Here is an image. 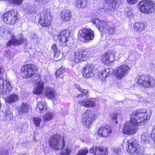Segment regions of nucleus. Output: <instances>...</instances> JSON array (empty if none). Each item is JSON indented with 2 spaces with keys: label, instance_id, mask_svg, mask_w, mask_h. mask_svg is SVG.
Returning a JSON list of instances; mask_svg holds the SVG:
<instances>
[{
  "label": "nucleus",
  "instance_id": "obj_52",
  "mask_svg": "<svg viewBox=\"0 0 155 155\" xmlns=\"http://www.w3.org/2000/svg\"><path fill=\"white\" fill-rule=\"evenodd\" d=\"M7 52V54L6 55V57L7 58H8L10 59V58H13V56H14V55H11V56L10 55V52Z\"/></svg>",
  "mask_w": 155,
  "mask_h": 155
},
{
  "label": "nucleus",
  "instance_id": "obj_57",
  "mask_svg": "<svg viewBox=\"0 0 155 155\" xmlns=\"http://www.w3.org/2000/svg\"><path fill=\"white\" fill-rule=\"evenodd\" d=\"M18 155H27L26 153L20 154Z\"/></svg>",
  "mask_w": 155,
  "mask_h": 155
},
{
  "label": "nucleus",
  "instance_id": "obj_51",
  "mask_svg": "<svg viewBox=\"0 0 155 155\" xmlns=\"http://www.w3.org/2000/svg\"><path fill=\"white\" fill-rule=\"evenodd\" d=\"M75 87L77 88L80 91H81L82 88L78 84H76L75 85Z\"/></svg>",
  "mask_w": 155,
  "mask_h": 155
},
{
  "label": "nucleus",
  "instance_id": "obj_43",
  "mask_svg": "<svg viewBox=\"0 0 155 155\" xmlns=\"http://www.w3.org/2000/svg\"><path fill=\"white\" fill-rule=\"evenodd\" d=\"M120 115V113H114L113 114H112L111 116V117L112 118V119L113 120H115V123H117V121L116 120L117 119V116L118 115Z\"/></svg>",
  "mask_w": 155,
  "mask_h": 155
},
{
  "label": "nucleus",
  "instance_id": "obj_47",
  "mask_svg": "<svg viewBox=\"0 0 155 155\" xmlns=\"http://www.w3.org/2000/svg\"><path fill=\"white\" fill-rule=\"evenodd\" d=\"M138 0H127L128 3L130 4H134L138 2Z\"/></svg>",
  "mask_w": 155,
  "mask_h": 155
},
{
  "label": "nucleus",
  "instance_id": "obj_5",
  "mask_svg": "<svg viewBox=\"0 0 155 155\" xmlns=\"http://www.w3.org/2000/svg\"><path fill=\"white\" fill-rule=\"evenodd\" d=\"M51 9L45 8L40 13L39 23L44 27H48L52 22Z\"/></svg>",
  "mask_w": 155,
  "mask_h": 155
},
{
  "label": "nucleus",
  "instance_id": "obj_28",
  "mask_svg": "<svg viewBox=\"0 0 155 155\" xmlns=\"http://www.w3.org/2000/svg\"><path fill=\"white\" fill-rule=\"evenodd\" d=\"M134 28L135 30L138 32H140L145 29V26L141 22H137L134 24Z\"/></svg>",
  "mask_w": 155,
  "mask_h": 155
},
{
  "label": "nucleus",
  "instance_id": "obj_35",
  "mask_svg": "<svg viewBox=\"0 0 155 155\" xmlns=\"http://www.w3.org/2000/svg\"><path fill=\"white\" fill-rule=\"evenodd\" d=\"M4 1L12 5L17 6L21 5L23 1V0H4Z\"/></svg>",
  "mask_w": 155,
  "mask_h": 155
},
{
  "label": "nucleus",
  "instance_id": "obj_20",
  "mask_svg": "<svg viewBox=\"0 0 155 155\" xmlns=\"http://www.w3.org/2000/svg\"><path fill=\"white\" fill-rule=\"evenodd\" d=\"M101 60L105 64L113 62L114 60V54L111 52L105 53L102 56Z\"/></svg>",
  "mask_w": 155,
  "mask_h": 155
},
{
  "label": "nucleus",
  "instance_id": "obj_7",
  "mask_svg": "<svg viewBox=\"0 0 155 155\" xmlns=\"http://www.w3.org/2000/svg\"><path fill=\"white\" fill-rule=\"evenodd\" d=\"M3 74L0 68V94H7L11 92L12 86L9 81L2 78Z\"/></svg>",
  "mask_w": 155,
  "mask_h": 155
},
{
  "label": "nucleus",
  "instance_id": "obj_19",
  "mask_svg": "<svg viewBox=\"0 0 155 155\" xmlns=\"http://www.w3.org/2000/svg\"><path fill=\"white\" fill-rule=\"evenodd\" d=\"M94 66L92 64L85 66L83 69V74L84 77L89 78L94 74Z\"/></svg>",
  "mask_w": 155,
  "mask_h": 155
},
{
  "label": "nucleus",
  "instance_id": "obj_55",
  "mask_svg": "<svg viewBox=\"0 0 155 155\" xmlns=\"http://www.w3.org/2000/svg\"><path fill=\"white\" fill-rule=\"evenodd\" d=\"M62 111H63V114H64V115H65L67 114V111L65 110H64V112L63 110H61V113H62Z\"/></svg>",
  "mask_w": 155,
  "mask_h": 155
},
{
  "label": "nucleus",
  "instance_id": "obj_29",
  "mask_svg": "<svg viewBox=\"0 0 155 155\" xmlns=\"http://www.w3.org/2000/svg\"><path fill=\"white\" fill-rule=\"evenodd\" d=\"M109 71L110 70L108 69H104L99 73L98 76L101 79L104 80L109 75Z\"/></svg>",
  "mask_w": 155,
  "mask_h": 155
},
{
  "label": "nucleus",
  "instance_id": "obj_54",
  "mask_svg": "<svg viewBox=\"0 0 155 155\" xmlns=\"http://www.w3.org/2000/svg\"><path fill=\"white\" fill-rule=\"evenodd\" d=\"M83 96L82 94H79L77 95V97L78 98H83Z\"/></svg>",
  "mask_w": 155,
  "mask_h": 155
},
{
  "label": "nucleus",
  "instance_id": "obj_17",
  "mask_svg": "<svg viewBox=\"0 0 155 155\" xmlns=\"http://www.w3.org/2000/svg\"><path fill=\"white\" fill-rule=\"evenodd\" d=\"M78 104L86 107H94L96 106L95 100L92 98L80 101Z\"/></svg>",
  "mask_w": 155,
  "mask_h": 155
},
{
  "label": "nucleus",
  "instance_id": "obj_2",
  "mask_svg": "<svg viewBox=\"0 0 155 155\" xmlns=\"http://www.w3.org/2000/svg\"><path fill=\"white\" fill-rule=\"evenodd\" d=\"M91 22L101 32H108L110 34L115 32L114 25L110 22L104 21H100L98 18H93Z\"/></svg>",
  "mask_w": 155,
  "mask_h": 155
},
{
  "label": "nucleus",
  "instance_id": "obj_12",
  "mask_svg": "<svg viewBox=\"0 0 155 155\" xmlns=\"http://www.w3.org/2000/svg\"><path fill=\"white\" fill-rule=\"evenodd\" d=\"M17 20V12L12 11L5 13L3 15L4 21L8 24H13Z\"/></svg>",
  "mask_w": 155,
  "mask_h": 155
},
{
  "label": "nucleus",
  "instance_id": "obj_36",
  "mask_svg": "<svg viewBox=\"0 0 155 155\" xmlns=\"http://www.w3.org/2000/svg\"><path fill=\"white\" fill-rule=\"evenodd\" d=\"M51 48L54 53L55 58H57L60 54V52L59 50L56 45L54 44L52 45Z\"/></svg>",
  "mask_w": 155,
  "mask_h": 155
},
{
  "label": "nucleus",
  "instance_id": "obj_53",
  "mask_svg": "<svg viewBox=\"0 0 155 155\" xmlns=\"http://www.w3.org/2000/svg\"><path fill=\"white\" fill-rule=\"evenodd\" d=\"M152 134L153 135H155V125L153 127V129L152 130Z\"/></svg>",
  "mask_w": 155,
  "mask_h": 155
},
{
  "label": "nucleus",
  "instance_id": "obj_21",
  "mask_svg": "<svg viewBox=\"0 0 155 155\" xmlns=\"http://www.w3.org/2000/svg\"><path fill=\"white\" fill-rule=\"evenodd\" d=\"M27 42V40L22 38L20 40L16 39L15 36H12L11 40H9L7 44L8 46L12 45H16L22 44L23 43Z\"/></svg>",
  "mask_w": 155,
  "mask_h": 155
},
{
  "label": "nucleus",
  "instance_id": "obj_23",
  "mask_svg": "<svg viewBox=\"0 0 155 155\" xmlns=\"http://www.w3.org/2000/svg\"><path fill=\"white\" fill-rule=\"evenodd\" d=\"M46 97L49 99H54L56 96L55 90L50 87H47L45 90Z\"/></svg>",
  "mask_w": 155,
  "mask_h": 155
},
{
  "label": "nucleus",
  "instance_id": "obj_37",
  "mask_svg": "<svg viewBox=\"0 0 155 155\" xmlns=\"http://www.w3.org/2000/svg\"><path fill=\"white\" fill-rule=\"evenodd\" d=\"M94 115L92 113L91 111L89 110H87L82 116V117L92 118V119H94Z\"/></svg>",
  "mask_w": 155,
  "mask_h": 155
},
{
  "label": "nucleus",
  "instance_id": "obj_24",
  "mask_svg": "<svg viewBox=\"0 0 155 155\" xmlns=\"http://www.w3.org/2000/svg\"><path fill=\"white\" fill-rule=\"evenodd\" d=\"M61 17L63 21H67L71 17V13L68 9L63 10L61 12Z\"/></svg>",
  "mask_w": 155,
  "mask_h": 155
},
{
  "label": "nucleus",
  "instance_id": "obj_33",
  "mask_svg": "<svg viewBox=\"0 0 155 155\" xmlns=\"http://www.w3.org/2000/svg\"><path fill=\"white\" fill-rule=\"evenodd\" d=\"M94 119L92 118H87L82 117V121L83 124L87 127H89L92 124V122Z\"/></svg>",
  "mask_w": 155,
  "mask_h": 155
},
{
  "label": "nucleus",
  "instance_id": "obj_50",
  "mask_svg": "<svg viewBox=\"0 0 155 155\" xmlns=\"http://www.w3.org/2000/svg\"><path fill=\"white\" fill-rule=\"evenodd\" d=\"M127 15L129 18H131L133 16V14L131 11H129L127 13Z\"/></svg>",
  "mask_w": 155,
  "mask_h": 155
},
{
  "label": "nucleus",
  "instance_id": "obj_56",
  "mask_svg": "<svg viewBox=\"0 0 155 155\" xmlns=\"http://www.w3.org/2000/svg\"><path fill=\"white\" fill-rule=\"evenodd\" d=\"M33 38L35 39H37L38 38V37L36 35H35Z\"/></svg>",
  "mask_w": 155,
  "mask_h": 155
},
{
  "label": "nucleus",
  "instance_id": "obj_6",
  "mask_svg": "<svg viewBox=\"0 0 155 155\" xmlns=\"http://www.w3.org/2000/svg\"><path fill=\"white\" fill-rule=\"evenodd\" d=\"M138 6L140 11L144 13L150 14L154 11V3L150 0L140 1Z\"/></svg>",
  "mask_w": 155,
  "mask_h": 155
},
{
  "label": "nucleus",
  "instance_id": "obj_11",
  "mask_svg": "<svg viewBox=\"0 0 155 155\" xmlns=\"http://www.w3.org/2000/svg\"><path fill=\"white\" fill-rule=\"evenodd\" d=\"M130 69L128 65L124 64L115 69L114 73L118 79L120 80L127 75Z\"/></svg>",
  "mask_w": 155,
  "mask_h": 155
},
{
  "label": "nucleus",
  "instance_id": "obj_39",
  "mask_svg": "<svg viewBox=\"0 0 155 155\" xmlns=\"http://www.w3.org/2000/svg\"><path fill=\"white\" fill-rule=\"evenodd\" d=\"M33 122L36 127H39L41 121V120L40 117H34L33 118Z\"/></svg>",
  "mask_w": 155,
  "mask_h": 155
},
{
  "label": "nucleus",
  "instance_id": "obj_9",
  "mask_svg": "<svg viewBox=\"0 0 155 155\" xmlns=\"http://www.w3.org/2000/svg\"><path fill=\"white\" fill-rule=\"evenodd\" d=\"M37 69L33 65L27 64L22 67L21 75L23 78L32 77L37 73Z\"/></svg>",
  "mask_w": 155,
  "mask_h": 155
},
{
  "label": "nucleus",
  "instance_id": "obj_46",
  "mask_svg": "<svg viewBox=\"0 0 155 155\" xmlns=\"http://www.w3.org/2000/svg\"><path fill=\"white\" fill-rule=\"evenodd\" d=\"M80 92L82 94H83V95H85L87 97H89V95L88 94V91L87 90L82 89L81 91Z\"/></svg>",
  "mask_w": 155,
  "mask_h": 155
},
{
  "label": "nucleus",
  "instance_id": "obj_14",
  "mask_svg": "<svg viewBox=\"0 0 155 155\" xmlns=\"http://www.w3.org/2000/svg\"><path fill=\"white\" fill-rule=\"evenodd\" d=\"M90 152L95 155H107L108 153V148L103 146L93 147Z\"/></svg>",
  "mask_w": 155,
  "mask_h": 155
},
{
  "label": "nucleus",
  "instance_id": "obj_15",
  "mask_svg": "<svg viewBox=\"0 0 155 155\" xmlns=\"http://www.w3.org/2000/svg\"><path fill=\"white\" fill-rule=\"evenodd\" d=\"M81 37L87 41L93 40L94 38V32L91 29L84 28L79 31Z\"/></svg>",
  "mask_w": 155,
  "mask_h": 155
},
{
  "label": "nucleus",
  "instance_id": "obj_34",
  "mask_svg": "<svg viewBox=\"0 0 155 155\" xmlns=\"http://www.w3.org/2000/svg\"><path fill=\"white\" fill-rule=\"evenodd\" d=\"M113 0H106L105 2L106 3L105 7L107 6L109 7H111V6L112 8H116L119 6V4L117 3L115 4V1H114V2H112Z\"/></svg>",
  "mask_w": 155,
  "mask_h": 155
},
{
  "label": "nucleus",
  "instance_id": "obj_32",
  "mask_svg": "<svg viewBox=\"0 0 155 155\" xmlns=\"http://www.w3.org/2000/svg\"><path fill=\"white\" fill-rule=\"evenodd\" d=\"M54 116V114L51 112L48 111L43 116V118L44 121H49L52 119Z\"/></svg>",
  "mask_w": 155,
  "mask_h": 155
},
{
  "label": "nucleus",
  "instance_id": "obj_4",
  "mask_svg": "<svg viewBox=\"0 0 155 155\" xmlns=\"http://www.w3.org/2000/svg\"><path fill=\"white\" fill-rule=\"evenodd\" d=\"M137 83L142 86L148 88L155 87V80L150 76L140 75L136 77Z\"/></svg>",
  "mask_w": 155,
  "mask_h": 155
},
{
  "label": "nucleus",
  "instance_id": "obj_41",
  "mask_svg": "<svg viewBox=\"0 0 155 155\" xmlns=\"http://www.w3.org/2000/svg\"><path fill=\"white\" fill-rule=\"evenodd\" d=\"M71 152V149L68 147H66L65 149L62 152L60 155H68Z\"/></svg>",
  "mask_w": 155,
  "mask_h": 155
},
{
  "label": "nucleus",
  "instance_id": "obj_22",
  "mask_svg": "<svg viewBox=\"0 0 155 155\" xmlns=\"http://www.w3.org/2000/svg\"><path fill=\"white\" fill-rule=\"evenodd\" d=\"M30 105L26 103H22L18 108V114L22 115L24 114H27L29 111Z\"/></svg>",
  "mask_w": 155,
  "mask_h": 155
},
{
  "label": "nucleus",
  "instance_id": "obj_49",
  "mask_svg": "<svg viewBox=\"0 0 155 155\" xmlns=\"http://www.w3.org/2000/svg\"><path fill=\"white\" fill-rule=\"evenodd\" d=\"M9 153L8 152V150H5L2 151V152L1 153V155H9Z\"/></svg>",
  "mask_w": 155,
  "mask_h": 155
},
{
  "label": "nucleus",
  "instance_id": "obj_16",
  "mask_svg": "<svg viewBox=\"0 0 155 155\" xmlns=\"http://www.w3.org/2000/svg\"><path fill=\"white\" fill-rule=\"evenodd\" d=\"M112 132L110 127L107 125L101 126L98 130V134L100 137H107Z\"/></svg>",
  "mask_w": 155,
  "mask_h": 155
},
{
  "label": "nucleus",
  "instance_id": "obj_44",
  "mask_svg": "<svg viewBox=\"0 0 155 155\" xmlns=\"http://www.w3.org/2000/svg\"><path fill=\"white\" fill-rule=\"evenodd\" d=\"M114 154L116 155L120 154L121 153V150L119 147H115L113 148Z\"/></svg>",
  "mask_w": 155,
  "mask_h": 155
},
{
  "label": "nucleus",
  "instance_id": "obj_3",
  "mask_svg": "<svg viewBox=\"0 0 155 155\" xmlns=\"http://www.w3.org/2000/svg\"><path fill=\"white\" fill-rule=\"evenodd\" d=\"M49 143L50 147L54 150H61L65 146L64 138L59 134L51 136L49 138Z\"/></svg>",
  "mask_w": 155,
  "mask_h": 155
},
{
  "label": "nucleus",
  "instance_id": "obj_58",
  "mask_svg": "<svg viewBox=\"0 0 155 155\" xmlns=\"http://www.w3.org/2000/svg\"><path fill=\"white\" fill-rule=\"evenodd\" d=\"M35 80H36V79H35Z\"/></svg>",
  "mask_w": 155,
  "mask_h": 155
},
{
  "label": "nucleus",
  "instance_id": "obj_10",
  "mask_svg": "<svg viewBox=\"0 0 155 155\" xmlns=\"http://www.w3.org/2000/svg\"><path fill=\"white\" fill-rule=\"evenodd\" d=\"M89 52L87 49H78L75 52L73 60L76 63L85 61L88 58Z\"/></svg>",
  "mask_w": 155,
  "mask_h": 155
},
{
  "label": "nucleus",
  "instance_id": "obj_31",
  "mask_svg": "<svg viewBox=\"0 0 155 155\" xmlns=\"http://www.w3.org/2000/svg\"><path fill=\"white\" fill-rule=\"evenodd\" d=\"M88 3L87 0H77L76 5L78 8H84L87 6Z\"/></svg>",
  "mask_w": 155,
  "mask_h": 155
},
{
  "label": "nucleus",
  "instance_id": "obj_26",
  "mask_svg": "<svg viewBox=\"0 0 155 155\" xmlns=\"http://www.w3.org/2000/svg\"><path fill=\"white\" fill-rule=\"evenodd\" d=\"M150 139V136L148 132H143L141 135V142L144 144L148 143Z\"/></svg>",
  "mask_w": 155,
  "mask_h": 155
},
{
  "label": "nucleus",
  "instance_id": "obj_27",
  "mask_svg": "<svg viewBox=\"0 0 155 155\" xmlns=\"http://www.w3.org/2000/svg\"><path fill=\"white\" fill-rule=\"evenodd\" d=\"M1 113L3 114V116H1V119L3 120H9L11 119L12 114L10 110H7L5 112H2Z\"/></svg>",
  "mask_w": 155,
  "mask_h": 155
},
{
  "label": "nucleus",
  "instance_id": "obj_42",
  "mask_svg": "<svg viewBox=\"0 0 155 155\" xmlns=\"http://www.w3.org/2000/svg\"><path fill=\"white\" fill-rule=\"evenodd\" d=\"M39 5H45L49 2L50 0H35Z\"/></svg>",
  "mask_w": 155,
  "mask_h": 155
},
{
  "label": "nucleus",
  "instance_id": "obj_59",
  "mask_svg": "<svg viewBox=\"0 0 155 155\" xmlns=\"http://www.w3.org/2000/svg\"><path fill=\"white\" fill-rule=\"evenodd\" d=\"M153 155H155V154H154Z\"/></svg>",
  "mask_w": 155,
  "mask_h": 155
},
{
  "label": "nucleus",
  "instance_id": "obj_25",
  "mask_svg": "<svg viewBox=\"0 0 155 155\" xmlns=\"http://www.w3.org/2000/svg\"><path fill=\"white\" fill-rule=\"evenodd\" d=\"M19 99V97L18 95L15 94H12L9 96H7L5 98V100L7 102L11 103L17 101Z\"/></svg>",
  "mask_w": 155,
  "mask_h": 155
},
{
  "label": "nucleus",
  "instance_id": "obj_48",
  "mask_svg": "<svg viewBox=\"0 0 155 155\" xmlns=\"http://www.w3.org/2000/svg\"><path fill=\"white\" fill-rule=\"evenodd\" d=\"M5 30V28L3 26H0V35H2Z\"/></svg>",
  "mask_w": 155,
  "mask_h": 155
},
{
  "label": "nucleus",
  "instance_id": "obj_8",
  "mask_svg": "<svg viewBox=\"0 0 155 155\" xmlns=\"http://www.w3.org/2000/svg\"><path fill=\"white\" fill-rule=\"evenodd\" d=\"M126 148L127 152L130 155H137L140 151V146L137 141L132 140L128 141Z\"/></svg>",
  "mask_w": 155,
  "mask_h": 155
},
{
  "label": "nucleus",
  "instance_id": "obj_13",
  "mask_svg": "<svg viewBox=\"0 0 155 155\" xmlns=\"http://www.w3.org/2000/svg\"><path fill=\"white\" fill-rule=\"evenodd\" d=\"M71 34L70 31L66 29L61 31L58 34L57 40L60 45L63 46L66 45L68 41V38Z\"/></svg>",
  "mask_w": 155,
  "mask_h": 155
},
{
  "label": "nucleus",
  "instance_id": "obj_40",
  "mask_svg": "<svg viewBox=\"0 0 155 155\" xmlns=\"http://www.w3.org/2000/svg\"><path fill=\"white\" fill-rule=\"evenodd\" d=\"M65 71V69L64 68L62 67L60 68L57 70L55 73V75L56 77H59L62 74L64 73Z\"/></svg>",
  "mask_w": 155,
  "mask_h": 155
},
{
  "label": "nucleus",
  "instance_id": "obj_1",
  "mask_svg": "<svg viewBox=\"0 0 155 155\" xmlns=\"http://www.w3.org/2000/svg\"><path fill=\"white\" fill-rule=\"evenodd\" d=\"M150 117V115L145 110H138L134 112L130 115L129 121L124 124L123 133L129 135L135 134L138 130L137 126L143 125Z\"/></svg>",
  "mask_w": 155,
  "mask_h": 155
},
{
  "label": "nucleus",
  "instance_id": "obj_18",
  "mask_svg": "<svg viewBox=\"0 0 155 155\" xmlns=\"http://www.w3.org/2000/svg\"><path fill=\"white\" fill-rule=\"evenodd\" d=\"M36 78L38 80L39 79V80L35 85L33 92L35 94H40L42 93L44 90V84L42 81H40V79L39 76H37Z\"/></svg>",
  "mask_w": 155,
  "mask_h": 155
},
{
  "label": "nucleus",
  "instance_id": "obj_45",
  "mask_svg": "<svg viewBox=\"0 0 155 155\" xmlns=\"http://www.w3.org/2000/svg\"><path fill=\"white\" fill-rule=\"evenodd\" d=\"M137 97L138 98L139 102L143 103H146L147 102V101L145 98H144L143 97H141L140 95H137Z\"/></svg>",
  "mask_w": 155,
  "mask_h": 155
},
{
  "label": "nucleus",
  "instance_id": "obj_38",
  "mask_svg": "<svg viewBox=\"0 0 155 155\" xmlns=\"http://www.w3.org/2000/svg\"><path fill=\"white\" fill-rule=\"evenodd\" d=\"M88 153V149L87 148H85L79 150L77 155H86Z\"/></svg>",
  "mask_w": 155,
  "mask_h": 155
},
{
  "label": "nucleus",
  "instance_id": "obj_30",
  "mask_svg": "<svg viewBox=\"0 0 155 155\" xmlns=\"http://www.w3.org/2000/svg\"><path fill=\"white\" fill-rule=\"evenodd\" d=\"M37 107L42 113L47 109V104L44 100H42L41 102H38Z\"/></svg>",
  "mask_w": 155,
  "mask_h": 155
}]
</instances>
